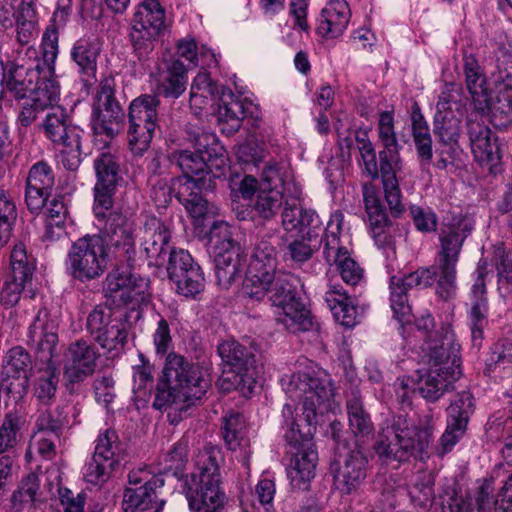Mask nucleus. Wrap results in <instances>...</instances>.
Wrapping results in <instances>:
<instances>
[{
    "instance_id": "obj_1",
    "label": "nucleus",
    "mask_w": 512,
    "mask_h": 512,
    "mask_svg": "<svg viewBox=\"0 0 512 512\" xmlns=\"http://www.w3.org/2000/svg\"><path fill=\"white\" fill-rule=\"evenodd\" d=\"M265 281V284L261 282L242 287L246 307L257 303H270L282 310L277 321L288 331L298 333L313 329L311 312L298 296L299 280L294 275L281 271Z\"/></svg>"
},
{
    "instance_id": "obj_2",
    "label": "nucleus",
    "mask_w": 512,
    "mask_h": 512,
    "mask_svg": "<svg viewBox=\"0 0 512 512\" xmlns=\"http://www.w3.org/2000/svg\"><path fill=\"white\" fill-rule=\"evenodd\" d=\"M282 385L285 392L292 400L302 402V410L305 421L309 426L306 433H302L294 418V407L285 404L282 410L284 418L283 428L286 446L295 447L303 443L305 437L311 435L310 427L316 423L317 411L321 405L328 402L333 396V387L330 380L312 377L308 373L298 372L283 379Z\"/></svg>"
},
{
    "instance_id": "obj_3",
    "label": "nucleus",
    "mask_w": 512,
    "mask_h": 512,
    "mask_svg": "<svg viewBox=\"0 0 512 512\" xmlns=\"http://www.w3.org/2000/svg\"><path fill=\"white\" fill-rule=\"evenodd\" d=\"M459 351L455 335L447 329L440 344L434 341L429 346L427 368L419 369L415 380L416 390L427 402L435 403L454 389V382L462 375Z\"/></svg>"
},
{
    "instance_id": "obj_4",
    "label": "nucleus",
    "mask_w": 512,
    "mask_h": 512,
    "mask_svg": "<svg viewBox=\"0 0 512 512\" xmlns=\"http://www.w3.org/2000/svg\"><path fill=\"white\" fill-rule=\"evenodd\" d=\"M219 460L220 452L211 449L197 459L198 473L186 479L184 494L191 512H223L228 498L222 487Z\"/></svg>"
},
{
    "instance_id": "obj_5",
    "label": "nucleus",
    "mask_w": 512,
    "mask_h": 512,
    "mask_svg": "<svg viewBox=\"0 0 512 512\" xmlns=\"http://www.w3.org/2000/svg\"><path fill=\"white\" fill-rule=\"evenodd\" d=\"M430 442L429 429L418 430L404 415H396L381 428L374 451L383 463L404 462L411 456H421Z\"/></svg>"
},
{
    "instance_id": "obj_6",
    "label": "nucleus",
    "mask_w": 512,
    "mask_h": 512,
    "mask_svg": "<svg viewBox=\"0 0 512 512\" xmlns=\"http://www.w3.org/2000/svg\"><path fill=\"white\" fill-rule=\"evenodd\" d=\"M473 225L462 214L443 217L439 229L440 247L437 253V293L443 299L450 297L456 288V265L466 238L471 234Z\"/></svg>"
},
{
    "instance_id": "obj_7",
    "label": "nucleus",
    "mask_w": 512,
    "mask_h": 512,
    "mask_svg": "<svg viewBox=\"0 0 512 512\" xmlns=\"http://www.w3.org/2000/svg\"><path fill=\"white\" fill-rule=\"evenodd\" d=\"M195 150H174L172 161L182 173L188 177H204L210 174L213 178L225 175L227 166V153L223 146L217 142L213 133L202 132L195 139Z\"/></svg>"
},
{
    "instance_id": "obj_8",
    "label": "nucleus",
    "mask_w": 512,
    "mask_h": 512,
    "mask_svg": "<svg viewBox=\"0 0 512 512\" xmlns=\"http://www.w3.org/2000/svg\"><path fill=\"white\" fill-rule=\"evenodd\" d=\"M497 494L494 495L495 480L491 476L485 478L469 501L453 489L440 494L442 512H510L512 511V473L500 482Z\"/></svg>"
},
{
    "instance_id": "obj_9",
    "label": "nucleus",
    "mask_w": 512,
    "mask_h": 512,
    "mask_svg": "<svg viewBox=\"0 0 512 512\" xmlns=\"http://www.w3.org/2000/svg\"><path fill=\"white\" fill-rule=\"evenodd\" d=\"M111 257L104 236L87 234L71 244L65 261L66 270L74 280L88 282L104 274Z\"/></svg>"
},
{
    "instance_id": "obj_10",
    "label": "nucleus",
    "mask_w": 512,
    "mask_h": 512,
    "mask_svg": "<svg viewBox=\"0 0 512 512\" xmlns=\"http://www.w3.org/2000/svg\"><path fill=\"white\" fill-rule=\"evenodd\" d=\"M218 355L224 366V373H232L231 386L245 392H252L257 378L261 375L263 367L256 358L252 347L241 344L240 342L229 339L222 341L217 347Z\"/></svg>"
},
{
    "instance_id": "obj_11",
    "label": "nucleus",
    "mask_w": 512,
    "mask_h": 512,
    "mask_svg": "<svg viewBox=\"0 0 512 512\" xmlns=\"http://www.w3.org/2000/svg\"><path fill=\"white\" fill-rule=\"evenodd\" d=\"M164 376L165 380L171 383V388L180 393V396H183V402L188 404L200 400L211 386V378L207 370L176 353H170L167 356Z\"/></svg>"
},
{
    "instance_id": "obj_12",
    "label": "nucleus",
    "mask_w": 512,
    "mask_h": 512,
    "mask_svg": "<svg viewBox=\"0 0 512 512\" xmlns=\"http://www.w3.org/2000/svg\"><path fill=\"white\" fill-rule=\"evenodd\" d=\"M354 138L365 171L372 179L381 178L384 197L390 212L392 216L400 217L405 211L398 177L402 173L403 166H399L398 169L391 167L389 176H384L381 158L379 157V162H377L376 151L369 139L368 132L363 129H357L354 131Z\"/></svg>"
},
{
    "instance_id": "obj_13",
    "label": "nucleus",
    "mask_w": 512,
    "mask_h": 512,
    "mask_svg": "<svg viewBox=\"0 0 512 512\" xmlns=\"http://www.w3.org/2000/svg\"><path fill=\"white\" fill-rule=\"evenodd\" d=\"M42 62L39 79L34 81L27 99L47 109L54 108L60 94L55 78V60L58 55V32L54 25L48 26L42 37Z\"/></svg>"
},
{
    "instance_id": "obj_14",
    "label": "nucleus",
    "mask_w": 512,
    "mask_h": 512,
    "mask_svg": "<svg viewBox=\"0 0 512 512\" xmlns=\"http://www.w3.org/2000/svg\"><path fill=\"white\" fill-rule=\"evenodd\" d=\"M165 10L158 0H143L131 20L130 39L139 60L154 49L155 39L166 29Z\"/></svg>"
},
{
    "instance_id": "obj_15",
    "label": "nucleus",
    "mask_w": 512,
    "mask_h": 512,
    "mask_svg": "<svg viewBox=\"0 0 512 512\" xmlns=\"http://www.w3.org/2000/svg\"><path fill=\"white\" fill-rule=\"evenodd\" d=\"M465 107L460 88L453 83L445 85L433 120V132L441 144L455 145V142H459Z\"/></svg>"
},
{
    "instance_id": "obj_16",
    "label": "nucleus",
    "mask_w": 512,
    "mask_h": 512,
    "mask_svg": "<svg viewBox=\"0 0 512 512\" xmlns=\"http://www.w3.org/2000/svg\"><path fill=\"white\" fill-rule=\"evenodd\" d=\"M17 55L12 60H7L2 65L3 92L9 94L16 100L28 98L33 82L39 79L42 57H39L38 50L34 46L25 48V56L34 60L33 65L27 66L22 56V50L16 51Z\"/></svg>"
},
{
    "instance_id": "obj_17",
    "label": "nucleus",
    "mask_w": 512,
    "mask_h": 512,
    "mask_svg": "<svg viewBox=\"0 0 512 512\" xmlns=\"http://www.w3.org/2000/svg\"><path fill=\"white\" fill-rule=\"evenodd\" d=\"M36 269V259L28 253L25 244L13 246L10 254V273L0 291V304L12 308L19 302L22 292L31 286Z\"/></svg>"
},
{
    "instance_id": "obj_18",
    "label": "nucleus",
    "mask_w": 512,
    "mask_h": 512,
    "mask_svg": "<svg viewBox=\"0 0 512 512\" xmlns=\"http://www.w3.org/2000/svg\"><path fill=\"white\" fill-rule=\"evenodd\" d=\"M112 208L113 206L104 211L103 216L94 212L98 225L101 227L99 235L105 237L115 261L127 263L130 267L135 257L132 229L126 216Z\"/></svg>"
},
{
    "instance_id": "obj_19",
    "label": "nucleus",
    "mask_w": 512,
    "mask_h": 512,
    "mask_svg": "<svg viewBox=\"0 0 512 512\" xmlns=\"http://www.w3.org/2000/svg\"><path fill=\"white\" fill-rule=\"evenodd\" d=\"M476 409V401L470 391L456 393L446 408V429L439 439L437 454L443 456L465 435L468 423Z\"/></svg>"
},
{
    "instance_id": "obj_20",
    "label": "nucleus",
    "mask_w": 512,
    "mask_h": 512,
    "mask_svg": "<svg viewBox=\"0 0 512 512\" xmlns=\"http://www.w3.org/2000/svg\"><path fill=\"white\" fill-rule=\"evenodd\" d=\"M439 277L436 268H419L405 276H392L390 278V302L394 317L404 327L412 322V308L408 303V290L414 287L426 288Z\"/></svg>"
},
{
    "instance_id": "obj_21",
    "label": "nucleus",
    "mask_w": 512,
    "mask_h": 512,
    "mask_svg": "<svg viewBox=\"0 0 512 512\" xmlns=\"http://www.w3.org/2000/svg\"><path fill=\"white\" fill-rule=\"evenodd\" d=\"M122 460L121 444L115 430L107 429L97 439L94 454L85 466L87 482L97 485L106 482Z\"/></svg>"
},
{
    "instance_id": "obj_22",
    "label": "nucleus",
    "mask_w": 512,
    "mask_h": 512,
    "mask_svg": "<svg viewBox=\"0 0 512 512\" xmlns=\"http://www.w3.org/2000/svg\"><path fill=\"white\" fill-rule=\"evenodd\" d=\"M94 168L96 183L93 189V212L103 216V212L113 206L117 187L123 182L120 159L110 152H103L95 158Z\"/></svg>"
},
{
    "instance_id": "obj_23",
    "label": "nucleus",
    "mask_w": 512,
    "mask_h": 512,
    "mask_svg": "<svg viewBox=\"0 0 512 512\" xmlns=\"http://www.w3.org/2000/svg\"><path fill=\"white\" fill-rule=\"evenodd\" d=\"M368 460L360 448L336 452L330 463L334 486L343 495L355 493L367 476Z\"/></svg>"
},
{
    "instance_id": "obj_24",
    "label": "nucleus",
    "mask_w": 512,
    "mask_h": 512,
    "mask_svg": "<svg viewBox=\"0 0 512 512\" xmlns=\"http://www.w3.org/2000/svg\"><path fill=\"white\" fill-rule=\"evenodd\" d=\"M98 357L96 348L83 339L69 345L64 364V379L69 390L94 373Z\"/></svg>"
},
{
    "instance_id": "obj_25",
    "label": "nucleus",
    "mask_w": 512,
    "mask_h": 512,
    "mask_svg": "<svg viewBox=\"0 0 512 512\" xmlns=\"http://www.w3.org/2000/svg\"><path fill=\"white\" fill-rule=\"evenodd\" d=\"M28 344L31 345L42 362H52L56 356L58 344L57 325L50 318L46 308L38 310L33 322L28 328Z\"/></svg>"
},
{
    "instance_id": "obj_26",
    "label": "nucleus",
    "mask_w": 512,
    "mask_h": 512,
    "mask_svg": "<svg viewBox=\"0 0 512 512\" xmlns=\"http://www.w3.org/2000/svg\"><path fill=\"white\" fill-rule=\"evenodd\" d=\"M205 177L178 176L172 179L170 191L174 197L185 207L194 219H204L212 207L205 199L201 190L205 186Z\"/></svg>"
},
{
    "instance_id": "obj_27",
    "label": "nucleus",
    "mask_w": 512,
    "mask_h": 512,
    "mask_svg": "<svg viewBox=\"0 0 512 512\" xmlns=\"http://www.w3.org/2000/svg\"><path fill=\"white\" fill-rule=\"evenodd\" d=\"M171 234L169 228L156 217L148 218L141 229V251L148 259L149 265L162 267L166 264Z\"/></svg>"
},
{
    "instance_id": "obj_28",
    "label": "nucleus",
    "mask_w": 512,
    "mask_h": 512,
    "mask_svg": "<svg viewBox=\"0 0 512 512\" xmlns=\"http://www.w3.org/2000/svg\"><path fill=\"white\" fill-rule=\"evenodd\" d=\"M466 127L475 159L491 173H496L501 155L496 140L492 141V131L484 123L472 118L467 119Z\"/></svg>"
},
{
    "instance_id": "obj_29",
    "label": "nucleus",
    "mask_w": 512,
    "mask_h": 512,
    "mask_svg": "<svg viewBox=\"0 0 512 512\" xmlns=\"http://www.w3.org/2000/svg\"><path fill=\"white\" fill-rule=\"evenodd\" d=\"M54 173L44 160L33 164L28 172L25 187V203L31 213L42 210L54 186Z\"/></svg>"
},
{
    "instance_id": "obj_30",
    "label": "nucleus",
    "mask_w": 512,
    "mask_h": 512,
    "mask_svg": "<svg viewBox=\"0 0 512 512\" xmlns=\"http://www.w3.org/2000/svg\"><path fill=\"white\" fill-rule=\"evenodd\" d=\"M117 264H120L116 261ZM133 265V262L131 263ZM132 266H130L131 268ZM119 271V269L108 274L105 284L106 296L119 301L121 304H138L144 299V291L147 286L145 279L136 277L128 270Z\"/></svg>"
},
{
    "instance_id": "obj_31",
    "label": "nucleus",
    "mask_w": 512,
    "mask_h": 512,
    "mask_svg": "<svg viewBox=\"0 0 512 512\" xmlns=\"http://www.w3.org/2000/svg\"><path fill=\"white\" fill-rule=\"evenodd\" d=\"M310 438L305 437L303 443L298 446H287V454H291L288 477L294 489L306 491L309 489L310 481L315 476L317 452L309 447Z\"/></svg>"
},
{
    "instance_id": "obj_32",
    "label": "nucleus",
    "mask_w": 512,
    "mask_h": 512,
    "mask_svg": "<svg viewBox=\"0 0 512 512\" xmlns=\"http://www.w3.org/2000/svg\"><path fill=\"white\" fill-rule=\"evenodd\" d=\"M38 127L55 145L73 146L82 138L83 131L73 125L70 116L59 107L50 109Z\"/></svg>"
},
{
    "instance_id": "obj_33",
    "label": "nucleus",
    "mask_w": 512,
    "mask_h": 512,
    "mask_svg": "<svg viewBox=\"0 0 512 512\" xmlns=\"http://www.w3.org/2000/svg\"><path fill=\"white\" fill-rule=\"evenodd\" d=\"M496 96H492L491 114H508L512 111V53L505 50L496 60L493 73Z\"/></svg>"
},
{
    "instance_id": "obj_34",
    "label": "nucleus",
    "mask_w": 512,
    "mask_h": 512,
    "mask_svg": "<svg viewBox=\"0 0 512 512\" xmlns=\"http://www.w3.org/2000/svg\"><path fill=\"white\" fill-rule=\"evenodd\" d=\"M378 132L384 147L379 151L378 156L381 158L384 176H389L391 167L398 169L399 166H403V160L399 153L401 146L394 131V119L391 112L385 111L380 114Z\"/></svg>"
},
{
    "instance_id": "obj_35",
    "label": "nucleus",
    "mask_w": 512,
    "mask_h": 512,
    "mask_svg": "<svg viewBox=\"0 0 512 512\" xmlns=\"http://www.w3.org/2000/svg\"><path fill=\"white\" fill-rule=\"evenodd\" d=\"M463 71L468 91L474 101L475 107L482 113H490L492 95L486 88V77L477 59L472 55L464 56Z\"/></svg>"
},
{
    "instance_id": "obj_36",
    "label": "nucleus",
    "mask_w": 512,
    "mask_h": 512,
    "mask_svg": "<svg viewBox=\"0 0 512 512\" xmlns=\"http://www.w3.org/2000/svg\"><path fill=\"white\" fill-rule=\"evenodd\" d=\"M4 368L7 376L21 379L15 388L13 383H10L7 387V392L17 394L19 399L23 398L28 391L29 372L32 369L30 354L21 346L11 348L4 358Z\"/></svg>"
},
{
    "instance_id": "obj_37",
    "label": "nucleus",
    "mask_w": 512,
    "mask_h": 512,
    "mask_svg": "<svg viewBox=\"0 0 512 512\" xmlns=\"http://www.w3.org/2000/svg\"><path fill=\"white\" fill-rule=\"evenodd\" d=\"M351 16L345 0H331L322 9L318 18L317 33L326 38H336L347 28Z\"/></svg>"
},
{
    "instance_id": "obj_38",
    "label": "nucleus",
    "mask_w": 512,
    "mask_h": 512,
    "mask_svg": "<svg viewBox=\"0 0 512 512\" xmlns=\"http://www.w3.org/2000/svg\"><path fill=\"white\" fill-rule=\"evenodd\" d=\"M281 217L282 226L288 233L320 234L322 222L314 210L305 209L295 202H286Z\"/></svg>"
},
{
    "instance_id": "obj_39",
    "label": "nucleus",
    "mask_w": 512,
    "mask_h": 512,
    "mask_svg": "<svg viewBox=\"0 0 512 512\" xmlns=\"http://www.w3.org/2000/svg\"><path fill=\"white\" fill-rule=\"evenodd\" d=\"M324 300L336 322L347 328H352L357 324L358 313L355 300L342 285H329Z\"/></svg>"
},
{
    "instance_id": "obj_40",
    "label": "nucleus",
    "mask_w": 512,
    "mask_h": 512,
    "mask_svg": "<svg viewBox=\"0 0 512 512\" xmlns=\"http://www.w3.org/2000/svg\"><path fill=\"white\" fill-rule=\"evenodd\" d=\"M187 83L185 65L178 59H172L165 63V68L159 73L156 91L165 98L177 99L185 92Z\"/></svg>"
},
{
    "instance_id": "obj_41",
    "label": "nucleus",
    "mask_w": 512,
    "mask_h": 512,
    "mask_svg": "<svg viewBox=\"0 0 512 512\" xmlns=\"http://www.w3.org/2000/svg\"><path fill=\"white\" fill-rule=\"evenodd\" d=\"M411 122L417 156L421 166L425 167L430 165L433 157L432 137L429 126L417 102L412 105Z\"/></svg>"
},
{
    "instance_id": "obj_42",
    "label": "nucleus",
    "mask_w": 512,
    "mask_h": 512,
    "mask_svg": "<svg viewBox=\"0 0 512 512\" xmlns=\"http://www.w3.org/2000/svg\"><path fill=\"white\" fill-rule=\"evenodd\" d=\"M37 14L33 0H21L14 13L16 25V41L21 46L19 50L25 54L24 46L29 47L30 43L37 36Z\"/></svg>"
},
{
    "instance_id": "obj_43",
    "label": "nucleus",
    "mask_w": 512,
    "mask_h": 512,
    "mask_svg": "<svg viewBox=\"0 0 512 512\" xmlns=\"http://www.w3.org/2000/svg\"><path fill=\"white\" fill-rule=\"evenodd\" d=\"M218 123L222 133L227 136L236 133L245 117V110L241 101L229 91L227 95L222 93L221 104L218 110Z\"/></svg>"
},
{
    "instance_id": "obj_44",
    "label": "nucleus",
    "mask_w": 512,
    "mask_h": 512,
    "mask_svg": "<svg viewBox=\"0 0 512 512\" xmlns=\"http://www.w3.org/2000/svg\"><path fill=\"white\" fill-rule=\"evenodd\" d=\"M346 409L351 433L355 437H367L373 433L374 426L369 413L364 409L360 392L352 390L346 401Z\"/></svg>"
},
{
    "instance_id": "obj_45",
    "label": "nucleus",
    "mask_w": 512,
    "mask_h": 512,
    "mask_svg": "<svg viewBox=\"0 0 512 512\" xmlns=\"http://www.w3.org/2000/svg\"><path fill=\"white\" fill-rule=\"evenodd\" d=\"M215 273L218 285L228 289L237 279L241 277L243 267L246 263L244 253L239 254L238 249L227 254L215 256Z\"/></svg>"
},
{
    "instance_id": "obj_46",
    "label": "nucleus",
    "mask_w": 512,
    "mask_h": 512,
    "mask_svg": "<svg viewBox=\"0 0 512 512\" xmlns=\"http://www.w3.org/2000/svg\"><path fill=\"white\" fill-rule=\"evenodd\" d=\"M160 100L158 95L143 94L135 98L129 106V124L156 127L158 122V108Z\"/></svg>"
},
{
    "instance_id": "obj_47",
    "label": "nucleus",
    "mask_w": 512,
    "mask_h": 512,
    "mask_svg": "<svg viewBox=\"0 0 512 512\" xmlns=\"http://www.w3.org/2000/svg\"><path fill=\"white\" fill-rule=\"evenodd\" d=\"M17 220L16 204L5 188L4 171L0 170V246L8 243Z\"/></svg>"
},
{
    "instance_id": "obj_48",
    "label": "nucleus",
    "mask_w": 512,
    "mask_h": 512,
    "mask_svg": "<svg viewBox=\"0 0 512 512\" xmlns=\"http://www.w3.org/2000/svg\"><path fill=\"white\" fill-rule=\"evenodd\" d=\"M158 489L153 487L126 488L122 503L124 511H144L151 508L152 503H158L155 512H160L165 501L158 499Z\"/></svg>"
},
{
    "instance_id": "obj_49",
    "label": "nucleus",
    "mask_w": 512,
    "mask_h": 512,
    "mask_svg": "<svg viewBox=\"0 0 512 512\" xmlns=\"http://www.w3.org/2000/svg\"><path fill=\"white\" fill-rule=\"evenodd\" d=\"M363 201L365 204L371 233L376 232V230L381 231L383 229H389L390 226H392V223L387 216L386 210L381 204L379 197L377 196L373 184L365 183L363 185Z\"/></svg>"
},
{
    "instance_id": "obj_50",
    "label": "nucleus",
    "mask_w": 512,
    "mask_h": 512,
    "mask_svg": "<svg viewBox=\"0 0 512 512\" xmlns=\"http://www.w3.org/2000/svg\"><path fill=\"white\" fill-rule=\"evenodd\" d=\"M98 54L99 49L96 45L86 39L78 40L72 48L71 57L86 82L95 79Z\"/></svg>"
},
{
    "instance_id": "obj_51",
    "label": "nucleus",
    "mask_w": 512,
    "mask_h": 512,
    "mask_svg": "<svg viewBox=\"0 0 512 512\" xmlns=\"http://www.w3.org/2000/svg\"><path fill=\"white\" fill-rule=\"evenodd\" d=\"M128 322L125 318L120 321L112 323L105 330L100 332L99 337L92 338L96 343L100 345L107 353L113 357L119 355L127 343L128 337Z\"/></svg>"
},
{
    "instance_id": "obj_52",
    "label": "nucleus",
    "mask_w": 512,
    "mask_h": 512,
    "mask_svg": "<svg viewBox=\"0 0 512 512\" xmlns=\"http://www.w3.org/2000/svg\"><path fill=\"white\" fill-rule=\"evenodd\" d=\"M46 368L40 369L34 382L33 393L37 400L50 405L56 397L59 372L54 362H45Z\"/></svg>"
},
{
    "instance_id": "obj_53",
    "label": "nucleus",
    "mask_w": 512,
    "mask_h": 512,
    "mask_svg": "<svg viewBox=\"0 0 512 512\" xmlns=\"http://www.w3.org/2000/svg\"><path fill=\"white\" fill-rule=\"evenodd\" d=\"M23 417L17 411L5 414L0 425V455L12 452L22 439Z\"/></svg>"
},
{
    "instance_id": "obj_54",
    "label": "nucleus",
    "mask_w": 512,
    "mask_h": 512,
    "mask_svg": "<svg viewBox=\"0 0 512 512\" xmlns=\"http://www.w3.org/2000/svg\"><path fill=\"white\" fill-rule=\"evenodd\" d=\"M434 484H435V477L431 473H423L422 475H419L417 477L416 482L412 485V487L409 489V496L411 498L412 503L415 506H418L420 508H428L431 507L434 501L436 500L435 492H434ZM447 489H453L456 491L453 487H447L443 489L439 494L444 493ZM437 504L442 509L441 503H440V495L437 497Z\"/></svg>"
},
{
    "instance_id": "obj_55",
    "label": "nucleus",
    "mask_w": 512,
    "mask_h": 512,
    "mask_svg": "<svg viewBox=\"0 0 512 512\" xmlns=\"http://www.w3.org/2000/svg\"><path fill=\"white\" fill-rule=\"evenodd\" d=\"M68 409V406H57L41 411L35 424L37 431L51 433L59 438L63 430L70 426Z\"/></svg>"
},
{
    "instance_id": "obj_56",
    "label": "nucleus",
    "mask_w": 512,
    "mask_h": 512,
    "mask_svg": "<svg viewBox=\"0 0 512 512\" xmlns=\"http://www.w3.org/2000/svg\"><path fill=\"white\" fill-rule=\"evenodd\" d=\"M277 256L251 255V260L247 268L246 277L242 287L254 285L256 283H266L269 277L279 273L277 270Z\"/></svg>"
},
{
    "instance_id": "obj_57",
    "label": "nucleus",
    "mask_w": 512,
    "mask_h": 512,
    "mask_svg": "<svg viewBox=\"0 0 512 512\" xmlns=\"http://www.w3.org/2000/svg\"><path fill=\"white\" fill-rule=\"evenodd\" d=\"M320 234L291 235L293 239L287 245L286 255L296 263L302 264L310 260L320 247Z\"/></svg>"
},
{
    "instance_id": "obj_58",
    "label": "nucleus",
    "mask_w": 512,
    "mask_h": 512,
    "mask_svg": "<svg viewBox=\"0 0 512 512\" xmlns=\"http://www.w3.org/2000/svg\"><path fill=\"white\" fill-rule=\"evenodd\" d=\"M283 207V191L280 189H258L253 210L261 219L271 220L275 218Z\"/></svg>"
},
{
    "instance_id": "obj_59",
    "label": "nucleus",
    "mask_w": 512,
    "mask_h": 512,
    "mask_svg": "<svg viewBox=\"0 0 512 512\" xmlns=\"http://www.w3.org/2000/svg\"><path fill=\"white\" fill-rule=\"evenodd\" d=\"M292 181V171L285 161H270L262 169L260 188L280 189Z\"/></svg>"
},
{
    "instance_id": "obj_60",
    "label": "nucleus",
    "mask_w": 512,
    "mask_h": 512,
    "mask_svg": "<svg viewBox=\"0 0 512 512\" xmlns=\"http://www.w3.org/2000/svg\"><path fill=\"white\" fill-rule=\"evenodd\" d=\"M210 243L215 256L227 254L238 249L239 254L244 253L240 244L233 237V230L224 221L213 222L210 229Z\"/></svg>"
},
{
    "instance_id": "obj_61",
    "label": "nucleus",
    "mask_w": 512,
    "mask_h": 512,
    "mask_svg": "<svg viewBox=\"0 0 512 512\" xmlns=\"http://www.w3.org/2000/svg\"><path fill=\"white\" fill-rule=\"evenodd\" d=\"M188 453V440L182 437L178 440L164 456L162 462V469L159 471V475H172L176 478H180L183 475L187 463Z\"/></svg>"
},
{
    "instance_id": "obj_62",
    "label": "nucleus",
    "mask_w": 512,
    "mask_h": 512,
    "mask_svg": "<svg viewBox=\"0 0 512 512\" xmlns=\"http://www.w3.org/2000/svg\"><path fill=\"white\" fill-rule=\"evenodd\" d=\"M177 292L185 297H195L204 290L205 278L200 266L169 278Z\"/></svg>"
},
{
    "instance_id": "obj_63",
    "label": "nucleus",
    "mask_w": 512,
    "mask_h": 512,
    "mask_svg": "<svg viewBox=\"0 0 512 512\" xmlns=\"http://www.w3.org/2000/svg\"><path fill=\"white\" fill-rule=\"evenodd\" d=\"M124 113H114L113 111H103L101 109H93L92 129L96 135H106L113 138L120 130V126L124 121Z\"/></svg>"
},
{
    "instance_id": "obj_64",
    "label": "nucleus",
    "mask_w": 512,
    "mask_h": 512,
    "mask_svg": "<svg viewBox=\"0 0 512 512\" xmlns=\"http://www.w3.org/2000/svg\"><path fill=\"white\" fill-rule=\"evenodd\" d=\"M123 318V316L115 314L113 309L107 305L99 304L88 314L86 330L92 338L99 337L98 334L105 330L106 327Z\"/></svg>"
}]
</instances>
